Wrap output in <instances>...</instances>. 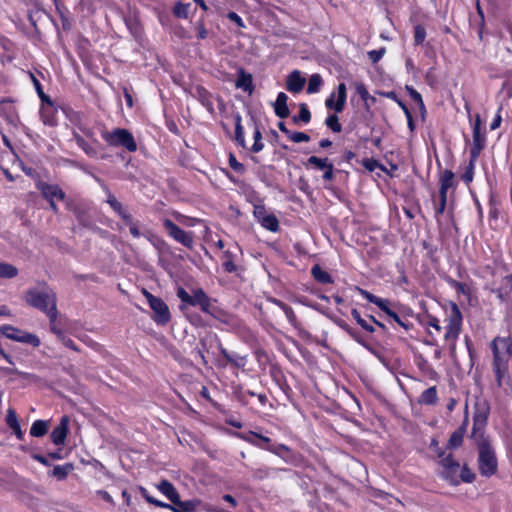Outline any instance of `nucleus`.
Segmentation results:
<instances>
[{
	"label": "nucleus",
	"instance_id": "f257e3e1",
	"mask_svg": "<svg viewBox=\"0 0 512 512\" xmlns=\"http://www.w3.org/2000/svg\"><path fill=\"white\" fill-rule=\"evenodd\" d=\"M484 425L485 418L474 417L472 437L475 439L478 449V469L482 476L490 477L497 472L498 463L490 439L482 432Z\"/></svg>",
	"mask_w": 512,
	"mask_h": 512
},
{
	"label": "nucleus",
	"instance_id": "f03ea898",
	"mask_svg": "<svg viewBox=\"0 0 512 512\" xmlns=\"http://www.w3.org/2000/svg\"><path fill=\"white\" fill-rule=\"evenodd\" d=\"M25 300L29 305L46 313L51 322L57 319L56 295L51 289L29 290Z\"/></svg>",
	"mask_w": 512,
	"mask_h": 512
},
{
	"label": "nucleus",
	"instance_id": "7ed1b4c3",
	"mask_svg": "<svg viewBox=\"0 0 512 512\" xmlns=\"http://www.w3.org/2000/svg\"><path fill=\"white\" fill-rule=\"evenodd\" d=\"M462 330V314L456 304H451L449 314L447 316V325L444 339L449 343L451 354L455 353L456 341Z\"/></svg>",
	"mask_w": 512,
	"mask_h": 512
},
{
	"label": "nucleus",
	"instance_id": "20e7f679",
	"mask_svg": "<svg viewBox=\"0 0 512 512\" xmlns=\"http://www.w3.org/2000/svg\"><path fill=\"white\" fill-rule=\"evenodd\" d=\"M102 137L110 146L124 147L129 152L137 150L133 135L126 129L116 128L112 131H104Z\"/></svg>",
	"mask_w": 512,
	"mask_h": 512
},
{
	"label": "nucleus",
	"instance_id": "39448f33",
	"mask_svg": "<svg viewBox=\"0 0 512 512\" xmlns=\"http://www.w3.org/2000/svg\"><path fill=\"white\" fill-rule=\"evenodd\" d=\"M77 119V122H74L72 119L71 121L74 123V130H73V136L76 140L78 146L88 155V156H96L97 151L96 149L84 138L87 137L89 139L94 140V133L93 131L80 119L79 115L75 116Z\"/></svg>",
	"mask_w": 512,
	"mask_h": 512
},
{
	"label": "nucleus",
	"instance_id": "423d86ee",
	"mask_svg": "<svg viewBox=\"0 0 512 512\" xmlns=\"http://www.w3.org/2000/svg\"><path fill=\"white\" fill-rule=\"evenodd\" d=\"M142 292L153 311V320L159 325L167 324L171 319L170 310L167 304L161 298L152 295L145 289H143Z\"/></svg>",
	"mask_w": 512,
	"mask_h": 512
},
{
	"label": "nucleus",
	"instance_id": "0eeeda50",
	"mask_svg": "<svg viewBox=\"0 0 512 512\" xmlns=\"http://www.w3.org/2000/svg\"><path fill=\"white\" fill-rule=\"evenodd\" d=\"M0 333L3 334L8 339L20 343H27L32 345L33 347H38L40 345V339L35 334L22 331L10 325L1 326Z\"/></svg>",
	"mask_w": 512,
	"mask_h": 512
},
{
	"label": "nucleus",
	"instance_id": "6e6552de",
	"mask_svg": "<svg viewBox=\"0 0 512 512\" xmlns=\"http://www.w3.org/2000/svg\"><path fill=\"white\" fill-rule=\"evenodd\" d=\"M163 226L166 229L169 236L172 237L175 241L181 243L187 248H192L194 240L191 232H186L182 230L169 219H165L163 221Z\"/></svg>",
	"mask_w": 512,
	"mask_h": 512
},
{
	"label": "nucleus",
	"instance_id": "1a4fd4ad",
	"mask_svg": "<svg viewBox=\"0 0 512 512\" xmlns=\"http://www.w3.org/2000/svg\"><path fill=\"white\" fill-rule=\"evenodd\" d=\"M357 291L362 297L367 299L369 302L377 305L384 313H386L389 317H391L396 323H398L399 325H401L407 329V326L400 319V317L389 308V301L387 299L377 297V296L373 295L372 293H370L362 288H359V287L357 288Z\"/></svg>",
	"mask_w": 512,
	"mask_h": 512
},
{
	"label": "nucleus",
	"instance_id": "9d476101",
	"mask_svg": "<svg viewBox=\"0 0 512 512\" xmlns=\"http://www.w3.org/2000/svg\"><path fill=\"white\" fill-rule=\"evenodd\" d=\"M442 468L441 475L452 485L459 484V470L460 465L456 462L451 455L443 457L440 461Z\"/></svg>",
	"mask_w": 512,
	"mask_h": 512
},
{
	"label": "nucleus",
	"instance_id": "9b49d317",
	"mask_svg": "<svg viewBox=\"0 0 512 512\" xmlns=\"http://www.w3.org/2000/svg\"><path fill=\"white\" fill-rule=\"evenodd\" d=\"M336 93H332L325 101L328 109H333L336 112H342L346 103V86L340 83L337 87V100L335 101Z\"/></svg>",
	"mask_w": 512,
	"mask_h": 512
},
{
	"label": "nucleus",
	"instance_id": "f8f14e48",
	"mask_svg": "<svg viewBox=\"0 0 512 512\" xmlns=\"http://www.w3.org/2000/svg\"><path fill=\"white\" fill-rule=\"evenodd\" d=\"M0 116L3 117L7 123L16 126L19 119L16 108L10 100H0Z\"/></svg>",
	"mask_w": 512,
	"mask_h": 512
},
{
	"label": "nucleus",
	"instance_id": "ddd939ff",
	"mask_svg": "<svg viewBox=\"0 0 512 512\" xmlns=\"http://www.w3.org/2000/svg\"><path fill=\"white\" fill-rule=\"evenodd\" d=\"M40 97L43 101H46V104H43L41 107L40 115L43 123L45 125L54 126L56 125V118H55V112L56 109L54 108L53 104L50 102V100L42 93H39Z\"/></svg>",
	"mask_w": 512,
	"mask_h": 512
},
{
	"label": "nucleus",
	"instance_id": "4468645a",
	"mask_svg": "<svg viewBox=\"0 0 512 512\" xmlns=\"http://www.w3.org/2000/svg\"><path fill=\"white\" fill-rule=\"evenodd\" d=\"M38 189L47 200H63L65 197V193L62 189L54 184L40 182L38 183Z\"/></svg>",
	"mask_w": 512,
	"mask_h": 512
},
{
	"label": "nucleus",
	"instance_id": "2eb2a0df",
	"mask_svg": "<svg viewBox=\"0 0 512 512\" xmlns=\"http://www.w3.org/2000/svg\"><path fill=\"white\" fill-rule=\"evenodd\" d=\"M68 417H63L60 424L51 432V440L55 445H62L68 434Z\"/></svg>",
	"mask_w": 512,
	"mask_h": 512
},
{
	"label": "nucleus",
	"instance_id": "dca6fc26",
	"mask_svg": "<svg viewBox=\"0 0 512 512\" xmlns=\"http://www.w3.org/2000/svg\"><path fill=\"white\" fill-rule=\"evenodd\" d=\"M305 82L306 80L301 76V73L295 70L287 77L286 88L292 93H299L303 89Z\"/></svg>",
	"mask_w": 512,
	"mask_h": 512
},
{
	"label": "nucleus",
	"instance_id": "f3484780",
	"mask_svg": "<svg viewBox=\"0 0 512 512\" xmlns=\"http://www.w3.org/2000/svg\"><path fill=\"white\" fill-rule=\"evenodd\" d=\"M107 202L114 212L125 222V224L131 222L133 219L132 215L129 213L128 209L116 199L115 196L109 195Z\"/></svg>",
	"mask_w": 512,
	"mask_h": 512
},
{
	"label": "nucleus",
	"instance_id": "a211bd4d",
	"mask_svg": "<svg viewBox=\"0 0 512 512\" xmlns=\"http://www.w3.org/2000/svg\"><path fill=\"white\" fill-rule=\"evenodd\" d=\"M191 301L189 305L200 306L203 312H209L210 301L206 293L202 289H195L190 297Z\"/></svg>",
	"mask_w": 512,
	"mask_h": 512
},
{
	"label": "nucleus",
	"instance_id": "6ab92c4d",
	"mask_svg": "<svg viewBox=\"0 0 512 512\" xmlns=\"http://www.w3.org/2000/svg\"><path fill=\"white\" fill-rule=\"evenodd\" d=\"M219 350L221 355L224 357L226 362L230 363L231 365L235 366L236 368H243L247 363V356L240 355L235 352H229L225 348H223L221 345H219Z\"/></svg>",
	"mask_w": 512,
	"mask_h": 512
},
{
	"label": "nucleus",
	"instance_id": "aec40b11",
	"mask_svg": "<svg viewBox=\"0 0 512 512\" xmlns=\"http://www.w3.org/2000/svg\"><path fill=\"white\" fill-rule=\"evenodd\" d=\"M287 101L288 96L284 92L278 93L274 103V112L279 118H287L290 114Z\"/></svg>",
	"mask_w": 512,
	"mask_h": 512
},
{
	"label": "nucleus",
	"instance_id": "412c9836",
	"mask_svg": "<svg viewBox=\"0 0 512 512\" xmlns=\"http://www.w3.org/2000/svg\"><path fill=\"white\" fill-rule=\"evenodd\" d=\"M156 488L165 495L172 503L175 501H178V498L180 497L177 490L173 486L172 483H170L167 480L160 481Z\"/></svg>",
	"mask_w": 512,
	"mask_h": 512
},
{
	"label": "nucleus",
	"instance_id": "4be33fe9",
	"mask_svg": "<svg viewBox=\"0 0 512 512\" xmlns=\"http://www.w3.org/2000/svg\"><path fill=\"white\" fill-rule=\"evenodd\" d=\"M172 512H195L196 506L199 504L198 500L181 501L180 497L178 501L173 502Z\"/></svg>",
	"mask_w": 512,
	"mask_h": 512
},
{
	"label": "nucleus",
	"instance_id": "5701e85b",
	"mask_svg": "<svg viewBox=\"0 0 512 512\" xmlns=\"http://www.w3.org/2000/svg\"><path fill=\"white\" fill-rule=\"evenodd\" d=\"M237 88H241L246 92L251 93L253 90L252 76L246 73L244 70H239L238 78L235 82Z\"/></svg>",
	"mask_w": 512,
	"mask_h": 512
},
{
	"label": "nucleus",
	"instance_id": "b1692460",
	"mask_svg": "<svg viewBox=\"0 0 512 512\" xmlns=\"http://www.w3.org/2000/svg\"><path fill=\"white\" fill-rule=\"evenodd\" d=\"M8 426L14 431L18 439H21L23 433L21 431L16 412L13 409H9L6 417Z\"/></svg>",
	"mask_w": 512,
	"mask_h": 512
},
{
	"label": "nucleus",
	"instance_id": "393cba45",
	"mask_svg": "<svg viewBox=\"0 0 512 512\" xmlns=\"http://www.w3.org/2000/svg\"><path fill=\"white\" fill-rule=\"evenodd\" d=\"M239 437L242 440H244V441H246V442H248V443H250V444H252L254 446H257V447H259L261 449H265V450H268V451L273 452V453H278V451H276L275 449H273L270 446H264L262 444H259L258 441H257L258 440V434L255 433V432L251 431V432H248V433L239 434Z\"/></svg>",
	"mask_w": 512,
	"mask_h": 512
},
{
	"label": "nucleus",
	"instance_id": "a878e982",
	"mask_svg": "<svg viewBox=\"0 0 512 512\" xmlns=\"http://www.w3.org/2000/svg\"><path fill=\"white\" fill-rule=\"evenodd\" d=\"M48 431V422L43 420H36L31 428L30 434L33 437H41L44 436Z\"/></svg>",
	"mask_w": 512,
	"mask_h": 512
},
{
	"label": "nucleus",
	"instance_id": "bb28decb",
	"mask_svg": "<svg viewBox=\"0 0 512 512\" xmlns=\"http://www.w3.org/2000/svg\"><path fill=\"white\" fill-rule=\"evenodd\" d=\"M440 187L444 190H452L455 187L454 174L450 170H445L441 173Z\"/></svg>",
	"mask_w": 512,
	"mask_h": 512
},
{
	"label": "nucleus",
	"instance_id": "cd10ccee",
	"mask_svg": "<svg viewBox=\"0 0 512 512\" xmlns=\"http://www.w3.org/2000/svg\"><path fill=\"white\" fill-rule=\"evenodd\" d=\"M464 433H465L464 425L459 427L456 431H454L448 441V447L453 448V449L459 447L463 442Z\"/></svg>",
	"mask_w": 512,
	"mask_h": 512
},
{
	"label": "nucleus",
	"instance_id": "c85d7f7f",
	"mask_svg": "<svg viewBox=\"0 0 512 512\" xmlns=\"http://www.w3.org/2000/svg\"><path fill=\"white\" fill-rule=\"evenodd\" d=\"M259 223L267 230L276 232L279 228L278 219L273 214H267L265 217H262V220Z\"/></svg>",
	"mask_w": 512,
	"mask_h": 512
},
{
	"label": "nucleus",
	"instance_id": "c756f323",
	"mask_svg": "<svg viewBox=\"0 0 512 512\" xmlns=\"http://www.w3.org/2000/svg\"><path fill=\"white\" fill-rule=\"evenodd\" d=\"M323 80L319 74H313L309 78L307 93L314 94L319 92L322 86Z\"/></svg>",
	"mask_w": 512,
	"mask_h": 512
},
{
	"label": "nucleus",
	"instance_id": "7c9ffc66",
	"mask_svg": "<svg viewBox=\"0 0 512 512\" xmlns=\"http://www.w3.org/2000/svg\"><path fill=\"white\" fill-rule=\"evenodd\" d=\"M437 401V391L435 387L426 389L420 396V403L422 404H434Z\"/></svg>",
	"mask_w": 512,
	"mask_h": 512
},
{
	"label": "nucleus",
	"instance_id": "2f4dec72",
	"mask_svg": "<svg viewBox=\"0 0 512 512\" xmlns=\"http://www.w3.org/2000/svg\"><path fill=\"white\" fill-rule=\"evenodd\" d=\"M18 274V269L8 263H0V278L10 279Z\"/></svg>",
	"mask_w": 512,
	"mask_h": 512
},
{
	"label": "nucleus",
	"instance_id": "473e14b6",
	"mask_svg": "<svg viewBox=\"0 0 512 512\" xmlns=\"http://www.w3.org/2000/svg\"><path fill=\"white\" fill-rule=\"evenodd\" d=\"M498 292L500 297L507 296L512 292V273L502 278Z\"/></svg>",
	"mask_w": 512,
	"mask_h": 512
},
{
	"label": "nucleus",
	"instance_id": "72a5a7b5",
	"mask_svg": "<svg viewBox=\"0 0 512 512\" xmlns=\"http://www.w3.org/2000/svg\"><path fill=\"white\" fill-rule=\"evenodd\" d=\"M423 325L428 329L430 335H434L431 329H434L436 333H440L442 329L439 320L431 315L423 320Z\"/></svg>",
	"mask_w": 512,
	"mask_h": 512
},
{
	"label": "nucleus",
	"instance_id": "f704fd0d",
	"mask_svg": "<svg viewBox=\"0 0 512 512\" xmlns=\"http://www.w3.org/2000/svg\"><path fill=\"white\" fill-rule=\"evenodd\" d=\"M235 141L242 147L245 146L244 129L241 124V116L235 117Z\"/></svg>",
	"mask_w": 512,
	"mask_h": 512
},
{
	"label": "nucleus",
	"instance_id": "c9c22d12",
	"mask_svg": "<svg viewBox=\"0 0 512 512\" xmlns=\"http://www.w3.org/2000/svg\"><path fill=\"white\" fill-rule=\"evenodd\" d=\"M312 275L317 281H319L321 283H330L331 282L330 275L326 271H324L321 267H319L318 265H315L312 268Z\"/></svg>",
	"mask_w": 512,
	"mask_h": 512
},
{
	"label": "nucleus",
	"instance_id": "e433bc0d",
	"mask_svg": "<svg viewBox=\"0 0 512 512\" xmlns=\"http://www.w3.org/2000/svg\"><path fill=\"white\" fill-rule=\"evenodd\" d=\"M72 469L73 466L71 464L57 465L54 467L52 474L57 479L61 480L64 479Z\"/></svg>",
	"mask_w": 512,
	"mask_h": 512
},
{
	"label": "nucleus",
	"instance_id": "4c0bfd02",
	"mask_svg": "<svg viewBox=\"0 0 512 512\" xmlns=\"http://www.w3.org/2000/svg\"><path fill=\"white\" fill-rule=\"evenodd\" d=\"M351 315H352L353 319H354V320H355V321H356V322H357V323H358V324H359V325H360L364 330H366V331H368V332H370V333L374 332V327H373L372 325L368 324V323H367V321H366V320H364V319L361 317V315H360V313L358 312V310L353 309V310L351 311Z\"/></svg>",
	"mask_w": 512,
	"mask_h": 512
},
{
	"label": "nucleus",
	"instance_id": "58836bf2",
	"mask_svg": "<svg viewBox=\"0 0 512 512\" xmlns=\"http://www.w3.org/2000/svg\"><path fill=\"white\" fill-rule=\"evenodd\" d=\"M325 124L333 131V132H336V133H339L341 132L342 130V127H341V124L339 123V119L336 115H329L326 120H325Z\"/></svg>",
	"mask_w": 512,
	"mask_h": 512
},
{
	"label": "nucleus",
	"instance_id": "ea45409f",
	"mask_svg": "<svg viewBox=\"0 0 512 512\" xmlns=\"http://www.w3.org/2000/svg\"><path fill=\"white\" fill-rule=\"evenodd\" d=\"M474 473L467 467V466H463L460 470H459V475H458V479L459 481H463V482H467V483H470L474 480Z\"/></svg>",
	"mask_w": 512,
	"mask_h": 512
},
{
	"label": "nucleus",
	"instance_id": "a19ab883",
	"mask_svg": "<svg viewBox=\"0 0 512 512\" xmlns=\"http://www.w3.org/2000/svg\"><path fill=\"white\" fill-rule=\"evenodd\" d=\"M311 119L310 111L308 110L306 104L300 105L299 115L294 117V122L303 121L304 123H308Z\"/></svg>",
	"mask_w": 512,
	"mask_h": 512
},
{
	"label": "nucleus",
	"instance_id": "79ce46f5",
	"mask_svg": "<svg viewBox=\"0 0 512 512\" xmlns=\"http://www.w3.org/2000/svg\"><path fill=\"white\" fill-rule=\"evenodd\" d=\"M426 38V31L422 25H416L414 28V42L416 45H420Z\"/></svg>",
	"mask_w": 512,
	"mask_h": 512
},
{
	"label": "nucleus",
	"instance_id": "37998d69",
	"mask_svg": "<svg viewBox=\"0 0 512 512\" xmlns=\"http://www.w3.org/2000/svg\"><path fill=\"white\" fill-rule=\"evenodd\" d=\"M288 138L294 143L308 142L310 140L309 135L304 132H292L288 134Z\"/></svg>",
	"mask_w": 512,
	"mask_h": 512
},
{
	"label": "nucleus",
	"instance_id": "c03bdc74",
	"mask_svg": "<svg viewBox=\"0 0 512 512\" xmlns=\"http://www.w3.org/2000/svg\"><path fill=\"white\" fill-rule=\"evenodd\" d=\"M254 144L252 146V151L255 152V153H258L260 152L262 149H263V143H262V135H261V132L259 131V129H255L254 131Z\"/></svg>",
	"mask_w": 512,
	"mask_h": 512
},
{
	"label": "nucleus",
	"instance_id": "a18cd8bd",
	"mask_svg": "<svg viewBox=\"0 0 512 512\" xmlns=\"http://www.w3.org/2000/svg\"><path fill=\"white\" fill-rule=\"evenodd\" d=\"M308 163L311 165H314L315 167H317L318 169H321V170L325 169L328 165L331 164L328 162L327 159H321L316 156H311L308 159Z\"/></svg>",
	"mask_w": 512,
	"mask_h": 512
},
{
	"label": "nucleus",
	"instance_id": "49530a36",
	"mask_svg": "<svg viewBox=\"0 0 512 512\" xmlns=\"http://www.w3.org/2000/svg\"><path fill=\"white\" fill-rule=\"evenodd\" d=\"M473 138H474V144L475 146L481 147V134H480V118L477 117L474 127H473Z\"/></svg>",
	"mask_w": 512,
	"mask_h": 512
},
{
	"label": "nucleus",
	"instance_id": "de8ad7c7",
	"mask_svg": "<svg viewBox=\"0 0 512 512\" xmlns=\"http://www.w3.org/2000/svg\"><path fill=\"white\" fill-rule=\"evenodd\" d=\"M188 10H189V5L188 4L177 3L175 5V7H174V14L177 17L187 18Z\"/></svg>",
	"mask_w": 512,
	"mask_h": 512
},
{
	"label": "nucleus",
	"instance_id": "09e8293b",
	"mask_svg": "<svg viewBox=\"0 0 512 512\" xmlns=\"http://www.w3.org/2000/svg\"><path fill=\"white\" fill-rule=\"evenodd\" d=\"M386 53L385 48H380L377 50H371L368 52V57L373 63H377Z\"/></svg>",
	"mask_w": 512,
	"mask_h": 512
},
{
	"label": "nucleus",
	"instance_id": "8fccbe9b",
	"mask_svg": "<svg viewBox=\"0 0 512 512\" xmlns=\"http://www.w3.org/2000/svg\"><path fill=\"white\" fill-rule=\"evenodd\" d=\"M355 89H356V93L364 100L366 101L369 97V92L366 88V86L361 83V82H357L355 83Z\"/></svg>",
	"mask_w": 512,
	"mask_h": 512
},
{
	"label": "nucleus",
	"instance_id": "3c124183",
	"mask_svg": "<svg viewBox=\"0 0 512 512\" xmlns=\"http://www.w3.org/2000/svg\"><path fill=\"white\" fill-rule=\"evenodd\" d=\"M229 165L230 167L235 171V172H238V173H243L244 172V166L243 164H241L240 162H238L235 158L234 155H230L229 157Z\"/></svg>",
	"mask_w": 512,
	"mask_h": 512
},
{
	"label": "nucleus",
	"instance_id": "603ef678",
	"mask_svg": "<svg viewBox=\"0 0 512 512\" xmlns=\"http://www.w3.org/2000/svg\"><path fill=\"white\" fill-rule=\"evenodd\" d=\"M126 225L129 227L130 233L133 237L138 238L140 237L141 233L139 230L138 222H135L133 219L131 222L126 223Z\"/></svg>",
	"mask_w": 512,
	"mask_h": 512
},
{
	"label": "nucleus",
	"instance_id": "864d4df0",
	"mask_svg": "<svg viewBox=\"0 0 512 512\" xmlns=\"http://www.w3.org/2000/svg\"><path fill=\"white\" fill-rule=\"evenodd\" d=\"M177 296L179 297V299L182 302H184L186 304H190V301H191L190 297H191V295L184 288L179 287L177 289Z\"/></svg>",
	"mask_w": 512,
	"mask_h": 512
},
{
	"label": "nucleus",
	"instance_id": "5fc2aeb1",
	"mask_svg": "<svg viewBox=\"0 0 512 512\" xmlns=\"http://www.w3.org/2000/svg\"><path fill=\"white\" fill-rule=\"evenodd\" d=\"M254 216L255 218L260 221L262 220V217H265L268 213L263 205H256L254 207Z\"/></svg>",
	"mask_w": 512,
	"mask_h": 512
},
{
	"label": "nucleus",
	"instance_id": "6e6d98bb",
	"mask_svg": "<svg viewBox=\"0 0 512 512\" xmlns=\"http://www.w3.org/2000/svg\"><path fill=\"white\" fill-rule=\"evenodd\" d=\"M227 17H228L229 20L234 22L238 27H241V28L245 27V25L243 23V20L241 19V17L237 13L229 12Z\"/></svg>",
	"mask_w": 512,
	"mask_h": 512
},
{
	"label": "nucleus",
	"instance_id": "4d7b16f0",
	"mask_svg": "<svg viewBox=\"0 0 512 512\" xmlns=\"http://www.w3.org/2000/svg\"><path fill=\"white\" fill-rule=\"evenodd\" d=\"M400 105L405 113L406 118H407L408 127L411 131H413L414 130V122H413L412 115H411L409 109L404 104H400Z\"/></svg>",
	"mask_w": 512,
	"mask_h": 512
},
{
	"label": "nucleus",
	"instance_id": "13d9d810",
	"mask_svg": "<svg viewBox=\"0 0 512 512\" xmlns=\"http://www.w3.org/2000/svg\"><path fill=\"white\" fill-rule=\"evenodd\" d=\"M227 259L224 261L223 263V267L225 269V271L229 272V273H232V272H235L237 267L236 265L234 264V262L228 257V255H226Z\"/></svg>",
	"mask_w": 512,
	"mask_h": 512
},
{
	"label": "nucleus",
	"instance_id": "bf43d9fd",
	"mask_svg": "<svg viewBox=\"0 0 512 512\" xmlns=\"http://www.w3.org/2000/svg\"><path fill=\"white\" fill-rule=\"evenodd\" d=\"M473 179V163L470 162L466 172L464 173L463 175V180L466 182V183H469L471 182Z\"/></svg>",
	"mask_w": 512,
	"mask_h": 512
},
{
	"label": "nucleus",
	"instance_id": "052dcab7",
	"mask_svg": "<svg viewBox=\"0 0 512 512\" xmlns=\"http://www.w3.org/2000/svg\"><path fill=\"white\" fill-rule=\"evenodd\" d=\"M197 37L199 39H205L208 36V31L202 24L197 25Z\"/></svg>",
	"mask_w": 512,
	"mask_h": 512
},
{
	"label": "nucleus",
	"instance_id": "680f3d73",
	"mask_svg": "<svg viewBox=\"0 0 512 512\" xmlns=\"http://www.w3.org/2000/svg\"><path fill=\"white\" fill-rule=\"evenodd\" d=\"M324 170L323 178L325 180H332L333 179V165H328Z\"/></svg>",
	"mask_w": 512,
	"mask_h": 512
},
{
	"label": "nucleus",
	"instance_id": "e2e57ef3",
	"mask_svg": "<svg viewBox=\"0 0 512 512\" xmlns=\"http://www.w3.org/2000/svg\"><path fill=\"white\" fill-rule=\"evenodd\" d=\"M408 91L410 93V96L412 97V99L420 104H423V101H422V97L420 95V93H418L415 89L413 88H408Z\"/></svg>",
	"mask_w": 512,
	"mask_h": 512
},
{
	"label": "nucleus",
	"instance_id": "0e129e2a",
	"mask_svg": "<svg viewBox=\"0 0 512 512\" xmlns=\"http://www.w3.org/2000/svg\"><path fill=\"white\" fill-rule=\"evenodd\" d=\"M150 504H153L157 507L166 508V509H172V505L167 504L165 502H162L160 500H157L156 498H153L152 502Z\"/></svg>",
	"mask_w": 512,
	"mask_h": 512
},
{
	"label": "nucleus",
	"instance_id": "69168bd1",
	"mask_svg": "<svg viewBox=\"0 0 512 512\" xmlns=\"http://www.w3.org/2000/svg\"><path fill=\"white\" fill-rule=\"evenodd\" d=\"M62 343L71 348V349H75V345H74V342L70 339V338H67L64 334L59 338Z\"/></svg>",
	"mask_w": 512,
	"mask_h": 512
},
{
	"label": "nucleus",
	"instance_id": "338daca9",
	"mask_svg": "<svg viewBox=\"0 0 512 512\" xmlns=\"http://www.w3.org/2000/svg\"><path fill=\"white\" fill-rule=\"evenodd\" d=\"M257 441H258L259 444H262L264 446L272 447L271 440L268 437H266V436L258 434V440Z\"/></svg>",
	"mask_w": 512,
	"mask_h": 512
},
{
	"label": "nucleus",
	"instance_id": "774afa93",
	"mask_svg": "<svg viewBox=\"0 0 512 512\" xmlns=\"http://www.w3.org/2000/svg\"><path fill=\"white\" fill-rule=\"evenodd\" d=\"M140 493H141V496L148 502V503H151L153 498L147 491V489L143 488V487H140Z\"/></svg>",
	"mask_w": 512,
	"mask_h": 512
}]
</instances>
